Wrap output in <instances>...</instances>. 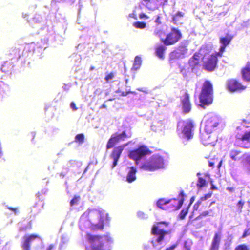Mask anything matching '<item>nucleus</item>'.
<instances>
[{
	"label": "nucleus",
	"instance_id": "nucleus-53",
	"mask_svg": "<svg viewBox=\"0 0 250 250\" xmlns=\"http://www.w3.org/2000/svg\"><path fill=\"white\" fill-rule=\"evenodd\" d=\"M9 209L14 211L15 213H17L18 211V208H17L8 207Z\"/></svg>",
	"mask_w": 250,
	"mask_h": 250
},
{
	"label": "nucleus",
	"instance_id": "nucleus-55",
	"mask_svg": "<svg viewBox=\"0 0 250 250\" xmlns=\"http://www.w3.org/2000/svg\"><path fill=\"white\" fill-rule=\"evenodd\" d=\"M139 17L141 18V19H142V18H148V16L146 15L145 13H141L140 15H139Z\"/></svg>",
	"mask_w": 250,
	"mask_h": 250
},
{
	"label": "nucleus",
	"instance_id": "nucleus-18",
	"mask_svg": "<svg viewBox=\"0 0 250 250\" xmlns=\"http://www.w3.org/2000/svg\"><path fill=\"white\" fill-rule=\"evenodd\" d=\"M238 139L242 142V147L245 149L250 148V129L245 131Z\"/></svg>",
	"mask_w": 250,
	"mask_h": 250
},
{
	"label": "nucleus",
	"instance_id": "nucleus-61",
	"mask_svg": "<svg viewBox=\"0 0 250 250\" xmlns=\"http://www.w3.org/2000/svg\"><path fill=\"white\" fill-rule=\"evenodd\" d=\"M162 1V3L163 4H165L166 3H167V1H168V0H161Z\"/></svg>",
	"mask_w": 250,
	"mask_h": 250
},
{
	"label": "nucleus",
	"instance_id": "nucleus-10",
	"mask_svg": "<svg viewBox=\"0 0 250 250\" xmlns=\"http://www.w3.org/2000/svg\"><path fill=\"white\" fill-rule=\"evenodd\" d=\"M179 196L181 199H171L168 200V204L167 206V210L170 211H175L179 209L183 204L184 201L185 194L183 190L180 192Z\"/></svg>",
	"mask_w": 250,
	"mask_h": 250
},
{
	"label": "nucleus",
	"instance_id": "nucleus-5",
	"mask_svg": "<svg viewBox=\"0 0 250 250\" xmlns=\"http://www.w3.org/2000/svg\"><path fill=\"white\" fill-rule=\"evenodd\" d=\"M182 37V34L178 28L172 27L171 31L166 36L165 38H161V41L167 46L172 45L177 42Z\"/></svg>",
	"mask_w": 250,
	"mask_h": 250
},
{
	"label": "nucleus",
	"instance_id": "nucleus-19",
	"mask_svg": "<svg viewBox=\"0 0 250 250\" xmlns=\"http://www.w3.org/2000/svg\"><path fill=\"white\" fill-rule=\"evenodd\" d=\"M241 73L244 81L250 82V61H248L245 66L242 68Z\"/></svg>",
	"mask_w": 250,
	"mask_h": 250
},
{
	"label": "nucleus",
	"instance_id": "nucleus-16",
	"mask_svg": "<svg viewBox=\"0 0 250 250\" xmlns=\"http://www.w3.org/2000/svg\"><path fill=\"white\" fill-rule=\"evenodd\" d=\"M233 38V36L228 34L226 37L220 38V42L222 44V45L220 46L219 51L218 52V55L219 56V57L223 56V53L225 51L226 47L230 43Z\"/></svg>",
	"mask_w": 250,
	"mask_h": 250
},
{
	"label": "nucleus",
	"instance_id": "nucleus-58",
	"mask_svg": "<svg viewBox=\"0 0 250 250\" xmlns=\"http://www.w3.org/2000/svg\"><path fill=\"white\" fill-rule=\"evenodd\" d=\"M26 229L25 228H21L20 229V231H26Z\"/></svg>",
	"mask_w": 250,
	"mask_h": 250
},
{
	"label": "nucleus",
	"instance_id": "nucleus-8",
	"mask_svg": "<svg viewBox=\"0 0 250 250\" xmlns=\"http://www.w3.org/2000/svg\"><path fill=\"white\" fill-rule=\"evenodd\" d=\"M95 216L99 219L98 223H91L90 228L92 231L101 230L104 229V222L107 220L106 214H104L102 211L97 210L95 212Z\"/></svg>",
	"mask_w": 250,
	"mask_h": 250
},
{
	"label": "nucleus",
	"instance_id": "nucleus-25",
	"mask_svg": "<svg viewBox=\"0 0 250 250\" xmlns=\"http://www.w3.org/2000/svg\"><path fill=\"white\" fill-rule=\"evenodd\" d=\"M242 152L240 150L233 149L229 151V157L233 161H238L242 158Z\"/></svg>",
	"mask_w": 250,
	"mask_h": 250
},
{
	"label": "nucleus",
	"instance_id": "nucleus-28",
	"mask_svg": "<svg viewBox=\"0 0 250 250\" xmlns=\"http://www.w3.org/2000/svg\"><path fill=\"white\" fill-rule=\"evenodd\" d=\"M167 48L163 45H159L155 48V53L156 55L161 59H164V52Z\"/></svg>",
	"mask_w": 250,
	"mask_h": 250
},
{
	"label": "nucleus",
	"instance_id": "nucleus-63",
	"mask_svg": "<svg viewBox=\"0 0 250 250\" xmlns=\"http://www.w3.org/2000/svg\"><path fill=\"white\" fill-rule=\"evenodd\" d=\"M106 105L104 104H103L101 106V108H106Z\"/></svg>",
	"mask_w": 250,
	"mask_h": 250
},
{
	"label": "nucleus",
	"instance_id": "nucleus-47",
	"mask_svg": "<svg viewBox=\"0 0 250 250\" xmlns=\"http://www.w3.org/2000/svg\"><path fill=\"white\" fill-rule=\"evenodd\" d=\"M70 107L73 109V111H76L78 109L76 105V104L74 102H72L70 103Z\"/></svg>",
	"mask_w": 250,
	"mask_h": 250
},
{
	"label": "nucleus",
	"instance_id": "nucleus-22",
	"mask_svg": "<svg viewBox=\"0 0 250 250\" xmlns=\"http://www.w3.org/2000/svg\"><path fill=\"white\" fill-rule=\"evenodd\" d=\"M23 49L19 47L11 48L9 50V55L11 59H19L23 54Z\"/></svg>",
	"mask_w": 250,
	"mask_h": 250
},
{
	"label": "nucleus",
	"instance_id": "nucleus-59",
	"mask_svg": "<svg viewBox=\"0 0 250 250\" xmlns=\"http://www.w3.org/2000/svg\"><path fill=\"white\" fill-rule=\"evenodd\" d=\"M225 246H226L227 247H229L230 246V243L229 242V243L226 242L225 243Z\"/></svg>",
	"mask_w": 250,
	"mask_h": 250
},
{
	"label": "nucleus",
	"instance_id": "nucleus-12",
	"mask_svg": "<svg viewBox=\"0 0 250 250\" xmlns=\"http://www.w3.org/2000/svg\"><path fill=\"white\" fill-rule=\"evenodd\" d=\"M220 123V120L216 116L208 117L205 121L204 129L210 132H213L215 128Z\"/></svg>",
	"mask_w": 250,
	"mask_h": 250
},
{
	"label": "nucleus",
	"instance_id": "nucleus-49",
	"mask_svg": "<svg viewBox=\"0 0 250 250\" xmlns=\"http://www.w3.org/2000/svg\"><path fill=\"white\" fill-rule=\"evenodd\" d=\"M155 22L157 24H161V17L160 16L158 15L157 16V18L156 19H155Z\"/></svg>",
	"mask_w": 250,
	"mask_h": 250
},
{
	"label": "nucleus",
	"instance_id": "nucleus-39",
	"mask_svg": "<svg viewBox=\"0 0 250 250\" xmlns=\"http://www.w3.org/2000/svg\"><path fill=\"white\" fill-rule=\"evenodd\" d=\"M248 228L246 229L243 233V234L242 236V238H244L247 237V236L250 235V222L247 225Z\"/></svg>",
	"mask_w": 250,
	"mask_h": 250
},
{
	"label": "nucleus",
	"instance_id": "nucleus-38",
	"mask_svg": "<svg viewBox=\"0 0 250 250\" xmlns=\"http://www.w3.org/2000/svg\"><path fill=\"white\" fill-rule=\"evenodd\" d=\"M134 26L137 28L143 29L146 27L145 22L137 21L134 23Z\"/></svg>",
	"mask_w": 250,
	"mask_h": 250
},
{
	"label": "nucleus",
	"instance_id": "nucleus-44",
	"mask_svg": "<svg viewBox=\"0 0 250 250\" xmlns=\"http://www.w3.org/2000/svg\"><path fill=\"white\" fill-rule=\"evenodd\" d=\"M209 211H205L201 213L195 219H199L200 218H202L203 217H205L209 215Z\"/></svg>",
	"mask_w": 250,
	"mask_h": 250
},
{
	"label": "nucleus",
	"instance_id": "nucleus-54",
	"mask_svg": "<svg viewBox=\"0 0 250 250\" xmlns=\"http://www.w3.org/2000/svg\"><path fill=\"white\" fill-rule=\"evenodd\" d=\"M35 136H36V133L35 132H32L29 134V136L32 141L34 139Z\"/></svg>",
	"mask_w": 250,
	"mask_h": 250
},
{
	"label": "nucleus",
	"instance_id": "nucleus-20",
	"mask_svg": "<svg viewBox=\"0 0 250 250\" xmlns=\"http://www.w3.org/2000/svg\"><path fill=\"white\" fill-rule=\"evenodd\" d=\"M185 13L182 11H177L172 16V22L175 25H180L183 23Z\"/></svg>",
	"mask_w": 250,
	"mask_h": 250
},
{
	"label": "nucleus",
	"instance_id": "nucleus-51",
	"mask_svg": "<svg viewBox=\"0 0 250 250\" xmlns=\"http://www.w3.org/2000/svg\"><path fill=\"white\" fill-rule=\"evenodd\" d=\"M177 245L174 244L172 245L168 248H167L166 250H173L175 248H176Z\"/></svg>",
	"mask_w": 250,
	"mask_h": 250
},
{
	"label": "nucleus",
	"instance_id": "nucleus-48",
	"mask_svg": "<svg viewBox=\"0 0 250 250\" xmlns=\"http://www.w3.org/2000/svg\"><path fill=\"white\" fill-rule=\"evenodd\" d=\"M56 246L55 244H51L46 248V250H54Z\"/></svg>",
	"mask_w": 250,
	"mask_h": 250
},
{
	"label": "nucleus",
	"instance_id": "nucleus-52",
	"mask_svg": "<svg viewBox=\"0 0 250 250\" xmlns=\"http://www.w3.org/2000/svg\"><path fill=\"white\" fill-rule=\"evenodd\" d=\"M227 189L229 192H231V193H233L235 191V188H234L232 187H228L227 188Z\"/></svg>",
	"mask_w": 250,
	"mask_h": 250
},
{
	"label": "nucleus",
	"instance_id": "nucleus-6",
	"mask_svg": "<svg viewBox=\"0 0 250 250\" xmlns=\"http://www.w3.org/2000/svg\"><path fill=\"white\" fill-rule=\"evenodd\" d=\"M151 153L150 150L146 146H142L138 148L129 152V157L137 162L143 157L149 155Z\"/></svg>",
	"mask_w": 250,
	"mask_h": 250
},
{
	"label": "nucleus",
	"instance_id": "nucleus-37",
	"mask_svg": "<svg viewBox=\"0 0 250 250\" xmlns=\"http://www.w3.org/2000/svg\"><path fill=\"white\" fill-rule=\"evenodd\" d=\"M243 161L250 166V154L245 153L242 155Z\"/></svg>",
	"mask_w": 250,
	"mask_h": 250
},
{
	"label": "nucleus",
	"instance_id": "nucleus-43",
	"mask_svg": "<svg viewBox=\"0 0 250 250\" xmlns=\"http://www.w3.org/2000/svg\"><path fill=\"white\" fill-rule=\"evenodd\" d=\"M212 194V192L208 193V194H205L204 196L201 197L200 199L201 200V202L204 201H206V200L208 199L211 197Z\"/></svg>",
	"mask_w": 250,
	"mask_h": 250
},
{
	"label": "nucleus",
	"instance_id": "nucleus-13",
	"mask_svg": "<svg viewBox=\"0 0 250 250\" xmlns=\"http://www.w3.org/2000/svg\"><path fill=\"white\" fill-rule=\"evenodd\" d=\"M189 98V94L187 91H185L180 97L183 111L186 114L189 113L191 109V103Z\"/></svg>",
	"mask_w": 250,
	"mask_h": 250
},
{
	"label": "nucleus",
	"instance_id": "nucleus-34",
	"mask_svg": "<svg viewBox=\"0 0 250 250\" xmlns=\"http://www.w3.org/2000/svg\"><path fill=\"white\" fill-rule=\"evenodd\" d=\"M207 182L206 180L201 177H198V182L197 183V186L199 188H202L203 187L206 185Z\"/></svg>",
	"mask_w": 250,
	"mask_h": 250
},
{
	"label": "nucleus",
	"instance_id": "nucleus-32",
	"mask_svg": "<svg viewBox=\"0 0 250 250\" xmlns=\"http://www.w3.org/2000/svg\"><path fill=\"white\" fill-rule=\"evenodd\" d=\"M178 52L175 50L169 54V62L173 63L175 60L180 58Z\"/></svg>",
	"mask_w": 250,
	"mask_h": 250
},
{
	"label": "nucleus",
	"instance_id": "nucleus-46",
	"mask_svg": "<svg viewBox=\"0 0 250 250\" xmlns=\"http://www.w3.org/2000/svg\"><path fill=\"white\" fill-rule=\"evenodd\" d=\"M164 34V32L161 30H157L154 32V35L159 37H161Z\"/></svg>",
	"mask_w": 250,
	"mask_h": 250
},
{
	"label": "nucleus",
	"instance_id": "nucleus-17",
	"mask_svg": "<svg viewBox=\"0 0 250 250\" xmlns=\"http://www.w3.org/2000/svg\"><path fill=\"white\" fill-rule=\"evenodd\" d=\"M40 235L35 234H32L29 235H25L24 237V241L22 244V247L24 250H31V243L36 239H40Z\"/></svg>",
	"mask_w": 250,
	"mask_h": 250
},
{
	"label": "nucleus",
	"instance_id": "nucleus-50",
	"mask_svg": "<svg viewBox=\"0 0 250 250\" xmlns=\"http://www.w3.org/2000/svg\"><path fill=\"white\" fill-rule=\"evenodd\" d=\"M180 72L185 76H186L187 75V71L185 68H181Z\"/></svg>",
	"mask_w": 250,
	"mask_h": 250
},
{
	"label": "nucleus",
	"instance_id": "nucleus-21",
	"mask_svg": "<svg viewBox=\"0 0 250 250\" xmlns=\"http://www.w3.org/2000/svg\"><path fill=\"white\" fill-rule=\"evenodd\" d=\"M221 240V233L216 232L213 238L209 250H219Z\"/></svg>",
	"mask_w": 250,
	"mask_h": 250
},
{
	"label": "nucleus",
	"instance_id": "nucleus-60",
	"mask_svg": "<svg viewBox=\"0 0 250 250\" xmlns=\"http://www.w3.org/2000/svg\"><path fill=\"white\" fill-rule=\"evenodd\" d=\"M143 0L146 2V5H147L148 3H150L151 1V0Z\"/></svg>",
	"mask_w": 250,
	"mask_h": 250
},
{
	"label": "nucleus",
	"instance_id": "nucleus-15",
	"mask_svg": "<svg viewBox=\"0 0 250 250\" xmlns=\"http://www.w3.org/2000/svg\"><path fill=\"white\" fill-rule=\"evenodd\" d=\"M182 133L188 139H190L193 137V123L191 120L184 122Z\"/></svg>",
	"mask_w": 250,
	"mask_h": 250
},
{
	"label": "nucleus",
	"instance_id": "nucleus-64",
	"mask_svg": "<svg viewBox=\"0 0 250 250\" xmlns=\"http://www.w3.org/2000/svg\"><path fill=\"white\" fill-rule=\"evenodd\" d=\"M193 200H194V198H193V197H192V198H191V199H190V204H189L190 205V204L192 203V202L193 201Z\"/></svg>",
	"mask_w": 250,
	"mask_h": 250
},
{
	"label": "nucleus",
	"instance_id": "nucleus-57",
	"mask_svg": "<svg viewBox=\"0 0 250 250\" xmlns=\"http://www.w3.org/2000/svg\"><path fill=\"white\" fill-rule=\"evenodd\" d=\"M211 189L213 190H216L217 189V187L213 184L211 185Z\"/></svg>",
	"mask_w": 250,
	"mask_h": 250
},
{
	"label": "nucleus",
	"instance_id": "nucleus-1",
	"mask_svg": "<svg viewBox=\"0 0 250 250\" xmlns=\"http://www.w3.org/2000/svg\"><path fill=\"white\" fill-rule=\"evenodd\" d=\"M131 136V134L128 135L126 133V132L124 131L121 133L116 132L112 134L109 139L106 147L107 149L113 148L110 155V158L113 160V164L111 167L112 168L117 165L118 161L121 157L122 153L125 147L127 145V144L120 145L115 147H114V146L121 140H124L125 138L130 137Z\"/></svg>",
	"mask_w": 250,
	"mask_h": 250
},
{
	"label": "nucleus",
	"instance_id": "nucleus-11",
	"mask_svg": "<svg viewBox=\"0 0 250 250\" xmlns=\"http://www.w3.org/2000/svg\"><path fill=\"white\" fill-rule=\"evenodd\" d=\"M227 87L230 92H235L245 90L247 86L244 85L239 80L231 78L229 79L227 82Z\"/></svg>",
	"mask_w": 250,
	"mask_h": 250
},
{
	"label": "nucleus",
	"instance_id": "nucleus-40",
	"mask_svg": "<svg viewBox=\"0 0 250 250\" xmlns=\"http://www.w3.org/2000/svg\"><path fill=\"white\" fill-rule=\"evenodd\" d=\"M234 250H250V248L245 244H241L236 247Z\"/></svg>",
	"mask_w": 250,
	"mask_h": 250
},
{
	"label": "nucleus",
	"instance_id": "nucleus-3",
	"mask_svg": "<svg viewBox=\"0 0 250 250\" xmlns=\"http://www.w3.org/2000/svg\"><path fill=\"white\" fill-rule=\"evenodd\" d=\"M200 105L205 108L211 104L213 101V86L209 81H205L203 83L199 95Z\"/></svg>",
	"mask_w": 250,
	"mask_h": 250
},
{
	"label": "nucleus",
	"instance_id": "nucleus-41",
	"mask_svg": "<svg viewBox=\"0 0 250 250\" xmlns=\"http://www.w3.org/2000/svg\"><path fill=\"white\" fill-rule=\"evenodd\" d=\"M80 199L79 196H74L73 199L71 200L70 204L71 206H73L74 205L77 204L78 201Z\"/></svg>",
	"mask_w": 250,
	"mask_h": 250
},
{
	"label": "nucleus",
	"instance_id": "nucleus-24",
	"mask_svg": "<svg viewBox=\"0 0 250 250\" xmlns=\"http://www.w3.org/2000/svg\"><path fill=\"white\" fill-rule=\"evenodd\" d=\"M137 168L134 167H128V172L126 177V181L128 183H130L136 180L137 178Z\"/></svg>",
	"mask_w": 250,
	"mask_h": 250
},
{
	"label": "nucleus",
	"instance_id": "nucleus-56",
	"mask_svg": "<svg viewBox=\"0 0 250 250\" xmlns=\"http://www.w3.org/2000/svg\"><path fill=\"white\" fill-rule=\"evenodd\" d=\"M214 164H215L214 162H209L208 165H209V166L210 167H212L214 166Z\"/></svg>",
	"mask_w": 250,
	"mask_h": 250
},
{
	"label": "nucleus",
	"instance_id": "nucleus-36",
	"mask_svg": "<svg viewBox=\"0 0 250 250\" xmlns=\"http://www.w3.org/2000/svg\"><path fill=\"white\" fill-rule=\"evenodd\" d=\"M84 135L83 133L77 134L75 138V141L80 144H82L84 142Z\"/></svg>",
	"mask_w": 250,
	"mask_h": 250
},
{
	"label": "nucleus",
	"instance_id": "nucleus-33",
	"mask_svg": "<svg viewBox=\"0 0 250 250\" xmlns=\"http://www.w3.org/2000/svg\"><path fill=\"white\" fill-rule=\"evenodd\" d=\"M142 64V59L140 57L136 56L135 58L133 69L136 70L140 68L141 65Z\"/></svg>",
	"mask_w": 250,
	"mask_h": 250
},
{
	"label": "nucleus",
	"instance_id": "nucleus-4",
	"mask_svg": "<svg viewBox=\"0 0 250 250\" xmlns=\"http://www.w3.org/2000/svg\"><path fill=\"white\" fill-rule=\"evenodd\" d=\"M164 165V159L162 156L153 155L149 161L142 165L141 168L146 170L152 171L163 168Z\"/></svg>",
	"mask_w": 250,
	"mask_h": 250
},
{
	"label": "nucleus",
	"instance_id": "nucleus-45",
	"mask_svg": "<svg viewBox=\"0 0 250 250\" xmlns=\"http://www.w3.org/2000/svg\"><path fill=\"white\" fill-rule=\"evenodd\" d=\"M244 204V202L241 200L239 201L237 203L238 210L240 212H242Z\"/></svg>",
	"mask_w": 250,
	"mask_h": 250
},
{
	"label": "nucleus",
	"instance_id": "nucleus-42",
	"mask_svg": "<svg viewBox=\"0 0 250 250\" xmlns=\"http://www.w3.org/2000/svg\"><path fill=\"white\" fill-rule=\"evenodd\" d=\"M115 77V73L111 72L109 74H107L105 77V80L107 82H109L110 81L113 79Z\"/></svg>",
	"mask_w": 250,
	"mask_h": 250
},
{
	"label": "nucleus",
	"instance_id": "nucleus-9",
	"mask_svg": "<svg viewBox=\"0 0 250 250\" xmlns=\"http://www.w3.org/2000/svg\"><path fill=\"white\" fill-rule=\"evenodd\" d=\"M218 52L210 55L203 62V67L206 70L211 72L215 70L218 62Z\"/></svg>",
	"mask_w": 250,
	"mask_h": 250
},
{
	"label": "nucleus",
	"instance_id": "nucleus-62",
	"mask_svg": "<svg viewBox=\"0 0 250 250\" xmlns=\"http://www.w3.org/2000/svg\"><path fill=\"white\" fill-rule=\"evenodd\" d=\"M94 69H95V67H94V66H91L90 67V70L91 71L93 70Z\"/></svg>",
	"mask_w": 250,
	"mask_h": 250
},
{
	"label": "nucleus",
	"instance_id": "nucleus-14",
	"mask_svg": "<svg viewBox=\"0 0 250 250\" xmlns=\"http://www.w3.org/2000/svg\"><path fill=\"white\" fill-rule=\"evenodd\" d=\"M212 133L206 129L200 132V138L205 145L212 144L215 142V137Z\"/></svg>",
	"mask_w": 250,
	"mask_h": 250
},
{
	"label": "nucleus",
	"instance_id": "nucleus-26",
	"mask_svg": "<svg viewBox=\"0 0 250 250\" xmlns=\"http://www.w3.org/2000/svg\"><path fill=\"white\" fill-rule=\"evenodd\" d=\"M8 90V86L3 82L0 81V101H1L7 95V92Z\"/></svg>",
	"mask_w": 250,
	"mask_h": 250
},
{
	"label": "nucleus",
	"instance_id": "nucleus-35",
	"mask_svg": "<svg viewBox=\"0 0 250 250\" xmlns=\"http://www.w3.org/2000/svg\"><path fill=\"white\" fill-rule=\"evenodd\" d=\"M189 206H190V205H189L187 208H183L181 211V212L179 215V217L180 219L183 220L185 218L186 216L187 215V214L188 213V208H189Z\"/></svg>",
	"mask_w": 250,
	"mask_h": 250
},
{
	"label": "nucleus",
	"instance_id": "nucleus-27",
	"mask_svg": "<svg viewBox=\"0 0 250 250\" xmlns=\"http://www.w3.org/2000/svg\"><path fill=\"white\" fill-rule=\"evenodd\" d=\"M14 65L12 62L5 61L1 66V69L4 73H11Z\"/></svg>",
	"mask_w": 250,
	"mask_h": 250
},
{
	"label": "nucleus",
	"instance_id": "nucleus-7",
	"mask_svg": "<svg viewBox=\"0 0 250 250\" xmlns=\"http://www.w3.org/2000/svg\"><path fill=\"white\" fill-rule=\"evenodd\" d=\"M162 224L165 225L166 226L168 224L167 222L164 221L157 222L156 224L152 226L151 229L152 234L158 236L156 240L157 242L158 243H161L163 241L164 237L169 233L168 231L165 230L159 227V225Z\"/></svg>",
	"mask_w": 250,
	"mask_h": 250
},
{
	"label": "nucleus",
	"instance_id": "nucleus-2",
	"mask_svg": "<svg viewBox=\"0 0 250 250\" xmlns=\"http://www.w3.org/2000/svg\"><path fill=\"white\" fill-rule=\"evenodd\" d=\"M87 237L90 246L86 247V250H105L110 241L108 235H98L88 233Z\"/></svg>",
	"mask_w": 250,
	"mask_h": 250
},
{
	"label": "nucleus",
	"instance_id": "nucleus-31",
	"mask_svg": "<svg viewBox=\"0 0 250 250\" xmlns=\"http://www.w3.org/2000/svg\"><path fill=\"white\" fill-rule=\"evenodd\" d=\"M175 50L178 52L179 56L181 58H183L184 57L185 55L187 53L188 49L185 46H180Z\"/></svg>",
	"mask_w": 250,
	"mask_h": 250
},
{
	"label": "nucleus",
	"instance_id": "nucleus-29",
	"mask_svg": "<svg viewBox=\"0 0 250 250\" xmlns=\"http://www.w3.org/2000/svg\"><path fill=\"white\" fill-rule=\"evenodd\" d=\"M208 205V203L207 201H204L201 202V200L200 199L194 205V209L197 210L199 209L200 210H202L205 209Z\"/></svg>",
	"mask_w": 250,
	"mask_h": 250
},
{
	"label": "nucleus",
	"instance_id": "nucleus-23",
	"mask_svg": "<svg viewBox=\"0 0 250 250\" xmlns=\"http://www.w3.org/2000/svg\"><path fill=\"white\" fill-rule=\"evenodd\" d=\"M189 65L192 70L196 69L200 65V55L199 53H195L188 61Z\"/></svg>",
	"mask_w": 250,
	"mask_h": 250
},
{
	"label": "nucleus",
	"instance_id": "nucleus-30",
	"mask_svg": "<svg viewBox=\"0 0 250 250\" xmlns=\"http://www.w3.org/2000/svg\"><path fill=\"white\" fill-rule=\"evenodd\" d=\"M168 202V200L163 198L160 199L157 202V206L162 209L167 210V206Z\"/></svg>",
	"mask_w": 250,
	"mask_h": 250
}]
</instances>
